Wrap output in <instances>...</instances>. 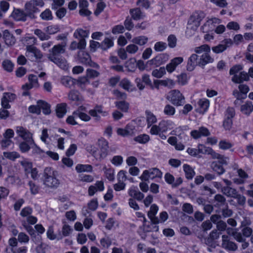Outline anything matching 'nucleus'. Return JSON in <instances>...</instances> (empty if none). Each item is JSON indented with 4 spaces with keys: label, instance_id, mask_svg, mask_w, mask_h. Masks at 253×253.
I'll return each mask as SVG.
<instances>
[{
    "label": "nucleus",
    "instance_id": "nucleus-20",
    "mask_svg": "<svg viewBox=\"0 0 253 253\" xmlns=\"http://www.w3.org/2000/svg\"><path fill=\"white\" fill-rule=\"evenodd\" d=\"M104 189V182L102 181H97L94 185H91L88 189V193L92 196L97 191H102Z\"/></svg>",
    "mask_w": 253,
    "mask_h": 253
},
{
    "label": "nucleus",
    "instance_id": "nucleus-5",
    "mask_svg": "<svg viewBox=\"0 0 253 253\" xmlns=\"http://www.w3.org/2000/svg\"><path fill=\"white\" fill-rule=\"evenodd\" d=\"M239 91L235 89L233 91V95L236 98V100L234 101L235 105H237L239 104L240 100L244 99L247 97V94L249 91V86L245 84H240L238 86Z\"/></svg>",
    "mask_w": 253,
    "mask_h": 253
},
{
    "label": "nucleus",
    "instance_id": "nucleus-3",
    "mask_svg": "<svg viewBox=\"0 0 253 253\" xmlns=\"http://www.w3.org/2000/svg\"><path fill=\"white\" fill-rule=\"evenodd\" d=\"M67 45L66 40H64L61 43L57 44L53 46L49 50L47 58L49 60H55L56 58L60 57V55L64 54L66 51V47Z\"/></svg>",
    "mask_w": 253,
    "mask_h": 253
},
{
    "label": "nucleus",
    "instance_id": "nucleus-47",
    "mask_svg": "<svg viewBox=\"0 0 253 253\" xmlns=\"http://www.w3.org/2000/svg\"><path fill=\"white\" fill-rule=\"evenodd\" d=\"M105 177L109 181H113L115 179L114 169L111 168H107L106 167L103 168Z\"/></svg>",
    "mask_w": 253,
    "mask_h": 253
},
{
    "label": "nucleus",
    "instance_id": "nucleus-10",
    "mask_svg": "<svg viewBox=\"0 0 253 253\" xmlns=\"http://www.w3.org/2000/svg\"><path fill=\"white\" fill-rule=\"evenodd\" d=\"M16 132L18 136L22 138L24 141H29L31 142L32 140H34L33 134L23 126H17L16 127Z\"/></svg>",
    "mask_w": 253,
    "mask_h": 253
},
{
    "label": "nucleus",
    "instance_id": "nucleus-9",
    "mask_svg": "<svg viewBox=\"0 0 253 253\" xmlns=\"http://www.w3.org/2000/svg\"><path fill=\"white\" fill-rule=\"evenodd\" d=\"M26 56L31 60H33V57L37 59H41L42 57V54L41 51L36 46L30 45L26 46Z\"/></svg>",
    "mask_w": 253,
    "mask_h": 253
},
{
    "label": "nucleus",
    "instance_id": "nucleus-25",
    "mask_svg": "<svg viewBox=\"0 0 253 253\" xmlns=\"http://www.w3.org/2000/svg\"><path fill=\"white\" fill-rule=\"evenodd\" d=\"M11 16L16 21H25L28 15L27 13H25L23 11L19 9H16L14 10L11 14Z\"/></svg>",
    "mask_w": 253,
    "mask_h": 253
},
{
    "label": "nucleus",
    "instance_id": "nucleus-36",
    "mask_svg": "<svg viewBox=\"0 0 253 253\" xmlns=\"http://www.w3.org/2000/svg\"><path fill=\"white\" fill-rule=\"evenodd\" d=\"M18 244L17 239L15 238H10L8 240V247L5 249L6 253H14V248Z\"/></svg>",
    "mask_w": 253,
    "mask_h": 253
},
{
    "label": "nucleus",
    "instance_id": "nucleus-64",
    "mask_svg": "<svg viewBox=\"0 0 253 253\" xmlns=\"http://www.w3.org/2000/svg\"><path fill=\"white\" fill-rule=\"evenodd\" d=\"M167 44L166 42H159L155 44L154 48L156 51H162L167 48Z\"/></svg>",
    "mask_w": 253,
    "mask_h": 253
},
{
    "label": "nucleus",
    "instance_id": "nucleus-57",
    "mask_svg": "<svg viewBox=\"0 0 253 253\" xmlns=\"http://www.w3.org/2000/svg\"><path fill=\"white\" fill-rule=\"evenodd\" d=\"M164 113L167 116H172L175 113V109L171 105L167 104L164 107Z\"/></svg>",
    "mask_w": 253,
    "mask_h": 253
},
{
    "label": "nucleus",
    "instance_id": "nucleus-13",
    "mask_svg": "<svg viewBox=\"0 0 253 253\" xmlns=\"http://www.w3.org/2000/svg\"><path fill=\"white\" fill-rule=\"evenodd\" d=\"M221 247L229 251H235L238 248L237 245L230 241L229 237L225 235L222 236Z\"/></svg>",
    "mask_w": 253,
    "mask_h": 253
},
{
    "label": "nucleus",
    "instance_id": "nucleus-34",
    "mask_svg": "<svg viewBox=\"0 0 253 253\" xmlns=\"http://www.w3.org/2000/svg\"><path fill=\"white\" fill-rule=\"evenodd\" d=\"M148 41V39L147 37L141 36H138L134 38L131 40V42L134 43L136 45H138L140 46H143L145 45Z\"/></svg>",
    "mask_w": 253,
    "mask_h": 253
},
{
    "label": "nucleus",
    "instance_id": "nucleus-58",
    "mask_svg": "<svg viewBox=\"0 0 253 253\" xmlns=\"http://www.w3.org/2000/svg\"><path fill=\"white\" fill-rule=\"evenodd\" d=\"M2 65L5 71L9 72L12 71L14 65L10 60L7 59L4 60L2 62Z\"/></svg>",
    "mask_w": 253,
    "mask_h": 253
},
{
    "label": "nucleus",
    "instance_id": "nucleus-52",
    "mask_svg": "<svg viewBox=\"0 0 253 253\" xmlns=\"http://www.w3.org/2000/svg\"><path fill=\"white\" fill-rule=\"evenodd\" d=\"M166 74V69L161 67L158 69H155L152 72V75L157 78H162Z\"/></svg>",
    "mask_w": 253,
    "mask_h": 253
},
{
    "label": "nucleus",
    "instance_id": "nucleus-27",
    "mask_svg": "<svg viewBox=\"0 0 253 253\" xmlns=\"http://www.w3.org/2000/svg\"><path fill=\"white\" fill-rule=\"evenodd\" d=\"M154 83L156 87L157 88H158L159 85L172 88L175 84L174 82L172 80L169 79L162 80H156L154 81Z\"/></svg>",
    "mask_w": 253,
    "mask_h": 253
},
{
    "label": "nucleus",
    "instance_id": "nucleus-39",
    "mask_svg": "<svg viewBox=\"0 0 253 253\" xmlns=\"http://www.w3.org/2000/svg\"><path fill=\"white\" fill-rule=\"evenodd\" d=\"M121 87L127 91H132V84L131 82L126 78L122 79L119 83Z\"/></svg>",
    "mask_w": 253,
    "mask_h": 253
},
{
    "label": "nucleus",
    "instance_id": "nucleus-54",
    "mask_svg": "<svg viewBox=\"0 0 253 253\" xmlns=\"http://www.w3.org/2000/svg\"><path fill=\"white\" fill-rule=\"evenodd\" d=\"M200 150L201 151L202 153H207L210 154L213 159H218L220 155V154L216 153L210 147L205 146L204 149H201Z\"/></svg>",
    "mask_w": 253,
    "mask_h": 253
},
{
    "label": "nucleus",
    "instance_id": "nucleus-17",
    "mask_svg": "<svg viewBox=\"0 0 253 253\" xmlns=\"http://www.w3.org/2000/svg\"><path fill=\"white\" fill-rule=\"evenodd\" d=\"M183 61V58L182 57H175L170 61V63L167 65L165 69L169 73H171L175 70L176 67Z\"/></svg>",
    "mask_w": 253,
    "mask_h": 253
},
{
    "label": "nucleus",
    "instance_id": "nucleus-12",
    "mask_svg": "<svg viewBox=\"0 0 253 253\" xmlns=\"http://www.w3.org/2000/svg\"><path fill=\"white\" fill-rule=\"evenodd\" d=\"M32 211V208L27 207L21 210L20 215L23 217H26L27 221L29 224H34L37 222V219L36 217L31 215Z\"/></svg>",
    "mask_w": 253,
    "mask_h": 253
},
{
    "label": "nucleus",
    "instance_id": "nucleus-29",
    "mask_svg": "<svg viewBox=\"0 0 253 253\" xmlns=\"http://www.w3.org/2000/svg\"><path fill=\"white\" fill-rule=\"evenodd\" d=\"M222 192L227 197L234 198L237 196L238 192L236 189L231 186H224L222 188Z\"/></svg>",
    "mask_w": 253,
    "mask_h": 253
},
{
    "label": "nucleus",
    "instance_id": "nucleus-18",
    "mask_svg": "<svg viewBox=\"0 0 253 253\" xmlns=\"http://www.w3.org/2000/svg\"><path fill=\"white\" fill-rule=\"evenodd\" d=\"M191 135L195 139L199 138L202 136H208L210 135L209 129L204 126L199 127L198 130L191 131Z\"/></svg>",
    "mask_w": 253,
    "mask_h": 253
},
{
    "label": "nucleus",
    "instance_id": "nucleus-37",
    "mask_svg": "<svg viewBox=\"0 0 253 253\" xmlns=\"http://www.w3.org/2000/svg\"><path fill=\"white\" fill-rule=\"evenodd\" d=\"M130 13L133 19L135 20L142 19L144 17V15L138 8L130 9Z\"/></svg>",
    "mask_w": 253,
    "mask_h": 253
},
{
    "label": "nucleus",
    "instance_id": "nucleus-4",
    "mask_svg": "<svg viewBox=\"0 0 253 253\" xmlns=\"http://www.w3.org/2000/svg\"><path fill=\"white\" fill-rule=\"evenodd\" d=\"M162 175L163 173L160 170L154 168L148 170H145L139 178L142 181H148L149 179L161 178Z\"/></svg>",
    "mask_w": 253,
    "mask_h": 253
},
{
    "label": "nucleus",
    "instance_id": "nucleus-31",
    "mask_svg": "<svg viewBox=\"0 0 253 253\" xmlns=\"http://www.w3.org/2000/svg\"><path fill=\"white\" fill-rule=\"evenodd\" d=\"M183 169L185 172L186 178L188 179H192L195 174L193 169L187 164L183 165Z\"/></svg>",
    "mask_w": 253,
    "mask_h": 253
},
{
    "label": "nucleus",
    "instance_id": "nucleus-49",
    "mask_svg": "<svg viewBox=\"0 0 253 253\" xmlns=\"http://www.w3.org/2000/svg\"><path fill=\"white\" fill-rule=\"evenodd\" d=\"M126 49L128 54L130 55H134L139 52V47L133 43L127 45Z\"/></svg>",
    "mask_w": 253,
    "mask_h": 253
},
{
    "label": "nucleus",
    "instance_id": "nucleus-15",
    "mask_svg": "<svg viewBox=\"0 0 253 253\" xmlns=\"http://www.w3.org/2000/svg\"><path fill=\"white\" fill-rule=\"evenodd\" d=\"M197 66H200L199 58L197 54L193 53L188 59L187 69L189 71H192Z\"/></svg>",
    "mask_w": 253,
    "mask_h": 253
},
{
    "label": "nucleus",
    "instance_id": "nucleus-6",
    "mask_svg": "<svg viewBox=\"0 0 253 253\" xmlns=\"http://www.w3.org/2000/svg\"><path fill=\"white\" fill-rule=\"evenodd\" d=\"M169 100L176 106H182L184 104L185 98L178 90H172L169 92Z\"/></svg>",
    "mask_w": 253,
    "mask_h": 253
},
{
    "label": "nucleus",
    "instance_id": "nucleus-22",
    "mask_svg": "<svg viewBox=\"0 0 253 253\" xmlns=\"http://www.w3.org/2000/svg\"><path fill=\"white\" fill-rule=\"evenodd\" d=\"M3 39L6 45L12 46L16 43L15 37L7 30H5L2 33Z\"/></svg>",
    "mask_w": 253,
    "mask_h": 253
},
{
    "label": "nucleus",
    "instance_id": "nucleus-43",
    "mask_svg": "<svg viewBox=\"0 0 253 253\" xmlns=\"http://www.w3.org/2000/svg\"><path fill=\"white\" fill-rule=\"evenodd\" d=\"M40 17L43 20L50 21L52 20L53 18L52 16V12L51 10L47 8L42 11L40 14Z\"/></svg>",
    "mask_w": 253,
    "mask_h": 253
},
{
    "label": "nucleus",
    "instance_id": "nucleus-51",
    "mask_svg": "<svg viewBox=\"0 0 253 253\" xmlns=\"http://www.w3.org/2000/svg\"><path fill=\"white\" fill-rule=\"evenodd\" d=\"M205 146L200 145L198 146V149L195 148H188L187 149V152L192 156H197L200 153H202L201 149H204Z\"/></svg>",
    "mask_w": 253,
    "mask_h": 253
},
{
    "label": "nucleus",
    "instance_id": "nucleus-41",
    "mask_svg": "<svg viewBox=\"0 0 253 253\" xmlns=\"http://www.w3.org/2000/svg\"><path fill=\"white\" fill-rule=\"evenodd\" d=\"M38 105L40 110L41 109H42L43 114L47 115L50 113V106L46 102L42 100H39L38 101Z\"/></svg>",
    "mask_w": 253,
    "mask_h": 253
},
{
    "label": "nucleus",
    "instance_id": "nucleus-19",
    "mask_svg": "<svg viewBox=\"0 0 253 253\" xmlns=\"http://www.w3.org/2000/svg\"><path fill=\"white\" fill-rule=\"evenodd\" d=\"M159 210L158 207L156 204H153L150 207V211L148 212V216L150 219L151 222L154 224H159L160 220L156 216Z\"/></svg>",
    "mask_w": 253,
    "mask_h": 253
},
{
    "label": "nucleus",
    "instance_id": "nucleus-11",
    "mask_svg": "<svg viewBox=\"0 0 253 253\" xmlns=\"http://www.w3.org/2000/svg\"><path fill=\"white\" fill-rule=\"evenodd\" d=\"M220 23V20L216 18H213L207 20L202 27L203 32L208 33L213 30L214 28Z\"/></svg>",
    "mask_w": 253,
    "mask_h": 253
},
{
    "label": "nucleus",
    "instance_id": "nucleus-33",
    "mask_svg": "<svg viewBox=\"0 0 253 253\" xmlns=\"http://www.w3.org/2000/svg\"><path fill=\"white\" fill-rule=\"evenodd\" d=\"M66 106V103H61L57 105L56 113L58 118H62L66 114L67 112Z\"/></svg>",
    "mask_w": 253,
    "mask_h": 253
},
{
    "label": "nucleus",
    "instance_id": "nucleus-55",
    "mask_svg": "<svg viewBox=\"0 0 253 253\" xmlns=\"http://www.w3.org/2000/svg\"><path fill=\"white\" fill-rule=\"evenodd\" d=\"M3 156L10 160L14 161L20 157V155L16 152H5L3 153Z\"/></svg>",
    "mask_w": 253,
    "mask_h": 253
},
{
    "label": "nucleus",
    "instance_id": "nucleus-23",
    "mask_svg": "<svg viewBox=\"0 0 253 253\" xmlns=\"http://www.w3.org/2000/svg\"><path fill=\"white\" fill-rule=\"evenodd\" d=\"M210 52L204 53L200 57V67L204 68L208 64L213 62L214 59L211 57Z\"/></svg>",
    "mask_w": 253,
    "mask_h": 253
},
{
    "label": "nucleus",
    "instance_id": "nucleus-38",
    "mask_svg": "<svg viewBox=\"0 0 253 253\" xmlns=\"http://www.w3.org/2000/svg\"><path fill=\"white\" fill-rule=\"evenodd\" d=\"M148 127H150L153 124L157 122L156 117L150 111H145Z\"/></svg>",
    "mask_w": 253,
    "mask_h": 253
},
{
    "label": "nucleus",
    "instance_id": "nucleus-8",
    "mask_svg": "<svg viewBox=\"0 0 253 253\" xmlns=\"http://www.w3.org/2000/svg\"><path fill=\"white\" fill-rule=\"evenodd\" d=\"M233 42L231 39H226L221 41L218 45L213 46L211 49L213 52L218 54L225 51L228 47L231 46Z\"/></svg>",
    "mask_w": 253,
    "mask_h": 253
},
{
    "label": "nucleus",
    "instance_id": "nucleus-21",
    "mask_svg": "<svg viewBox=\"0 0 253 253\" xmlns=\"http://www.w3.org/2000/svg\"><path fill=\"white\" fill-rule=\"evenodd\" d=\"M89 3L86 0H80L79 1V14L81 16H88L91 14V12L88 10Z\"/></svg>",
    "mask_w": 253,
    "mask_h": 253
},
{
    "label": "nucleus",
    "instance_id": "nucleus-62",
    "mask_svg": "<svg viewBox=\"0 0 253 253\" xmlns=\"http://www.w3.org/2000/svg\"><path fill=\"white\" fill-rule=\"evenodd\" d=\"M100 244L103 248L108 249L112 244V240L108 237L102 238L100 240Z\"/></svg>",
    "mask_w": 253,
    "mask_h": 253
},
{
    "label": "nucleus",
    "instance_id": "nucleus-45",
    "mask_svg": "<svg viewBox=\"0 0 253 253\" xmlns=\"http://www.w3.org/2000/svg\"><path fill=\"white\" fill-rule=\"evenodd\" d=\"M76 170L78 172H89L92 171V167L90 165L78 164L76 167Z\"/></svg>",
    "mask_w": 253,
    "mask_h": 253
},
{
    "label": "nucleus",
    "instance_id": "nucleus-24",
    "mask_svg": "<svg viewBox=\"0 0 253 253\" xmlns=\"http://www.w3.org/2000/svg\"><path fill=\"white\" fill-rule=\"evenodd\" d=\"M249 79V77L248 74L244 71H241L239 73V75L233 76L232 81L235 83L241 84L244 81H248Z\"/></svg>",
    "mask_w": 253,
    "mask_h": 253
},
{
    "label": "nucleus",
    "instance_id": "nucleus-26",
    "mask_svg": "<svg viewBox=\"0 0 253 253\" xmlns=\"http://www.w3.org/2000/svg\"><path fill=\"white\" fill-rule=\"evenodd\" d=\"M198 105L199 106V112L201 114L205 113L208 110L209 107L210 102L208 99L203 98L200 99L198 101Z\"/></svg>",
    "mask_w": 253,
    "mask_h": 253
},
{
    "label": "nucleus",
    "instance_id": "nucleus-61",
    "mask_svg": "<svg viewBox=\"0 0 253 253\" xmlns=\"http://www.w3.org/2000/svg\"><path fill=\"white\" fill-rule=\"evenodd\" d=\"M28 81L34 87H38L39 86L38 78L36 75L33 74L29 75L28 76Z\"/></svg>",
    "mask_w": 253,
    "mask_h": 253
},
{
    "label": "nucleus",
    "instance_id": "nucleus-7",
    "mask_svg": "<svg viewBox=\"0 0 253 253\" xmlns=\"http://www.w3.org/2000/svg\"><path fill=\"white\" fill-rule=\"evenodd\" d=\"M88 114L94 118L96 122L100 121V115L103 117H106L108 115V113L107 111H104L102 107L99 105H97L93 109L90 110L88 111Z\"/></svg>",
    "mask_w": 253,
    "mask_h": 253
},
{
    "label": "nucleus",
    "instance_id": "nucleus-53",
    "mask_svg": "<svg viewBox=\"0 0 253 253\" xmlns=\"http://www.w3.org/2000/svg\"><path fill=\"white\" fill-rule=\"evenodd\" d=\"M134 140L139 143L145 144L149 141L150 137L147 134H142L135 137Z\"/></svg>",
    "mask_w": 253,
    "mask_h": 253
},
{
    "label": "nucleus",
    "instance_id": "nucleus-56",
    "mask_svg": "<svg viewBox=\"0 0 253 253\" xmlns=\"http://www.w3.org/2000/svg\"><path fill=\"white\" fill-rule=\"evenodd\" d=\"M115 104L116 107L122 111L125 112L127 111L129 108V104L127 102L125 101H121L116 102Z\"/></svg>",
    "mask_w": 253,
    "mask_h": 253
},
{
    "label": "nucleus",
    "instance_id": "nucleus-30",
    "mask_svg": "<svg viewBox=\"0 0 253 253\" xmlns=\"http://www.w3.org/2000/svg\"><path fill=\"white\" fill-rule=\"evenodd\" d=\"M74 114L77 115L78 118L83 121L86 122L91 120V117L90 115H88L82 112L81 108L74 111Z\"/></svg>",
    "mask_w": 253,
    "mask_h": 253
},
{
    "label": "nucleus",
    "instance_id": "nucleus-28",
    "mask_svg": "<svg viewBox=\"0 0 253 253\" xmlns=\"http://www.w3.org/2000/svg\"><path fill=\"white\" fill-rule=\"evenodd\" d=\"M240 111L243 114L247 116L250 115L253 111V104L252 102L250 101L246 102L241 106Z\"/></svg>",
    "mask_w": 253,
    "mask_h": 253
},
{
    "label": "nucleus",
    "instance_id": "nucleus-59",
    "mask_svg": "<svg viewBox=\"0 0 253 253\" xmlns=\"http://www.w3.org/2000/svg\"><path fill=\"white\" fill-rule=\"evenodd\" d=\"M34 34L42 41L47 40L49 38V36L48 35L46 34L40 29H36L34 31Z\"/></svg>",
    "mask_w": 253,
    "mask_h": 253
},
{
    "label": "nucleus",
    "instance_id": "nucleus-35",
    "mask_svg": "<svg viewBox=\"0 0 253 253\" xmlns=\"http://www.w3.org/2000/svg\"><path fill=\"white\" fill-rule=\"evenodd\" d=\"M51 62H53L55 64H56L58 66H59L60 68L63 70H67L68 68V64L67 63V61L62 57H60L58 58H56L55 60H50Z\"/></svg>",
    "mask_w": 253,
    "mask_h": 253
},
{
    "label": "nucleus",
    "instance_id": "nucleus-46",
    "mask_svg": "<svg viewBox=\"0 0 253 253\" xmlns=\"http://www.w3.org/2000/svg\"><path fill=\"white\" fill-rule=\"evenodd\" d=\"M30 141H24L19 143V148L22 153L28 152L31 148Z\"/></svg>",
    "mask_w": 253,
    "mask_h": 253
},
{
    "label": "nucleus",
    "instance_id": "nucleus-16",
    "mask_svg": "<svg viewBox=\"0 0 253 253\" xmlns=\"http://www.w3.org/2000/svg\"><path fill=\"white\" fill-rule=\"evenodd\" d=\"M25 9L28 16L32 19L35 18V13L40 11L39 8L35 6L31 0L25 3Z\"/></svg>",
    "mask_w": 253,
    "mask_h": 253
},
{
    "label": "nucleus",
    "instance_id": "nucleus-44",
    "mask_svg": "<svg viewBox=\"0 0 253 253\" xmlns=\"http://www.w3.org/2000/svg\"><path fill=\"white\" fill-rule=\"evenodd\" d=\"M30 144L32 145L31 149H32V153L33 155H41L44 151L41 149L35 142L34 140H32V142H30Z\"/></svg>",
    "mask_w": 253,
    "mask_h": 253
},
{
    "label": "nucleus",
    "instance_id": "nucleus-42",
    "mask_svg": "<svg viewBox=\"0 0 253 253\" xmlns=\"http://www.w3.org/2000/svg\"><path fill=\"white\" fill-rule=\"evenodd\" d=\"M90 82L86 77H81L77 81L78 86L82 90H85V87L89 84Z\"/></svg>",
    "mask_w": 253,
    "mask_h": 253
},
{
    "label": "nucleus",
    "instance_id": "nucleus-50",
    "mask_svg": "<svg viewBox=\"0 0 253 253\" xmlns=\"http://www.w3.org/2000/svg\"><path fill=\"white\" fill-rule=\"evenodd\" d=\"M114 45L112 40L109 38H105L101 43L100 47L102 49L105 50L113 46Z\"/></svg>",
    "mask_w": 253,
    "mask_h": 253
},
{
    "label": "nucleus",
    "instance_id": "nucleus-60",
    "mask_svg": "<svg viewBox=\"0 0 253 253\" xmlns=\"http://www.w3.org/2000/svg\"><path fill=\"white\" fill-rule=\"evenodd\" d=\"M100 149V151L99 153V154L97 155L94 152L93 155L97 159L102 160L107 156L108 149L104 148Z\"/></svg>",
    "mask_w": 253,
    "mask_h": 253
},
{
    "label": "nucleus",
    "instance_id": "nucleus-14",
    "mask_svg": "<svg viewBox=\"0 0 253 253\" xmlns=\"http://www.w3.org/2000/svg\"><path fill=\"white\" fill-rule=\"evenodd\" d=\"M169 58V56L168 54L162 53L149 60V62L151 65L159 66L167 62Z\"/></svg>",
    "mask_w": 253,
    "mask_h": 253
},
{
    "label": "nucleus",
    "instance_id": "nucleus-40",
    "mask_svg": "<svg viewBox=\"0 0 253 253\" xmlns=\"http://www.w3.org/2000/svg\"><path fill=\"white\" fill-rule=\"evenodd\" d=\"M75 80L69 76L63 77L61 78V83L65 86L71 88L75 84Z\"/></svg>",
    "mask_w": 253,
    "mask_h": 253
},
{
    "label": "nucleus",
    "instance_id": "nucleus-1",
    "mask_svg": "<svg viewBox=\"0 0 253 253\" xmlns=\"http://www.w3.org/2000/svg\"><path fill=\"white\" fill-rule=\"evenodd\" d=\"M205 16L204 13L201 11H196L193 13L188 20V26L186 32L187 35L191 36L194 34Z\"/></svg>",
    "mask_w": 253,
    "mask_h": 253
},
{
    "label": "nucleus",
    "instance_id": "nucleus-48",
    "mask_svg": "<svg viewBox=\"0 0 253 253\" xmlns=\"http://www.w3.org/2000/svg\"><path fill=\"white\" fill-rule=\"evenodd\" d=\"M211 47L208 44H203L200 46L195 47L194 52L197 54H200L202 52H210Z\"/></svg>",
    "mask_w": 253,
    "mask_h": 253
},
{
    "label": "nucleus",
    "instance_id": "nucleus-63",
    "mask_svg": "<svg viewBox=\"0 0 253 253\" xmlns=\"http://www.w3.org/2000/svg\"><path fill=\"white\" fill-rule=\"evenodd\" d=\"M243 69V67L241 65H236L234 66L230 69L229 73L231 75L235 76L236 75H239V73L241 72Z\"/></svg>",
    "mask_w": 253,
    "mask_h": 253
},
{
    "label": "nucleus",
    "instance_id": "nucleus-32",
    "mask_svg": "<svg viewBox=\"0 0 253 253\" xmlns=\"http://www.w3.org/2000/svg\"><path fill=\"white\" fill-rule=\"evenodd\" d=\"M89 31L81 28L77 29L74 33V37L76 39H85L88 37Z\"/></svg>",
    "mask_w": 253,
    "mask_h": 253
},
{
    "label": "nucleus",
    "instance_id": "nucleus-2",
    "mask_svg": "<svg viewBox=\"0 0 253 253\" xmlns=\"http://www.w3.org/2000/svg\"><path fill=\"white\" fill-rule=\"evenodd\" d=\"M43 184L46 186L57 187L59 184V180L55 177V171L51 168H46L43 172Z\"/></svg>",
    "mask_w": 253,
    "mask_h": 253
}]
</instances>
